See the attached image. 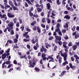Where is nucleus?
<instances>
[{"label": "nucleus", "mask_w": 79, "mask_h": 79, "mask_svg": "<svg viewBox=\"0 0 79 79\" xmlns=\"http://www.w3.org/2000/svg\"><path fill=\"white\" fill-rule=\"evenodd\" d=\"M63 46L64 48H67V49H68L69 48H68L67 47V46L66 45H67L68 44V43L66 42V41H64L63 42Z\"/></svg>", "instance_id": "nucleus-6"}, {"label": "nucleus", "mask_w": 79, "mask_h": 79, "mask_svg": "<svg viewBox=\"0 0 79 79\" xmlns=\"http://www.w3.org/2000/svg\"><path fill=\"white\" fill-rule=\"evenodd\" d=\"M11 33H10V35H13L15 34V32H14V31L13 30H11Z\"/></svg>", "instance_id": "nucleus-41"}, {"label": "nucleus", "mask_w": 79, "mask_h": 79, "mask_svg": "<svg viewBox=\"0 0 79 79\" xmlns=\"http://www.w3.org/2000/svg\"><path fill=\"white\" fill-rule=\"evenodd\" d=\"M66 30H62L61 32L63 33V34H64V33H66Z\"/></svg>", "instance_id": "nucleus-64"}, {"label": "nucleus", "mask_w": 79, "mask_h": 79, "mask_svg": "<svg viewBox=\"0 0 79 79\" xmlns=\"http://www.w3.org/2000/svg\"><path fill=\"white\" fill-rule=\"evenodd\" d=\"M71 68L73 70H74L76 68V67L75 65H73L71 67Z\"/></svg>", "instance_id": "nucleus-37"}, {"label": "nucleus", "mask_w": 79, "mask_h": 79, "mask_svg": "<svg viewBox=\"0 0 79 79\" xmlns=\"http://www.w3.org/2000/svg\"><path fill=\"white\" fill-rule=\"evenodd\" d=\"M9 3L10 5V6H12V8H13V7H14V4H13V3L12 1H9Z\"/></svg>", "instance_id": "nucleus-14"}, {"label": "nucleus", "mask_w": 79, "mask_h": 79, "mask_svg": "<svg viewBox=\"0 0 79 79\" xmlns=\"http://www.w3.org/2000/svg\"><path fill=\"white\" fill-rule=\"evenodd\" d=\"M18 39H16V38L14 39V43H17V42H18Z\"/></svg>", "instance_id": "nucleus-43"}, {"label": "nucleus", "mask_w": 79, "mask_h": 79, "mask_svg": "<svg viewBox=\"0 0 79 79\" xmlns=\"http://www.w3.org/2000/svg\"><path fill=\"white\" fill-rule=\"evenodd\" d=\"M35 70L36 71H37V72H39V71H40V69L37 67H35Z\"/></svg>", "instance_id": "nucleus-31"}, {"label": "nucleus", "mask_w": 79, "mask_h": 79, "mask_svg": "<svg viewBox=\"0 0 79 79\" xmlns=\"http://www.w3.org/2000/svg\"><path fill=\"white\" fill-rule=\"evenodd\" d=\"M47 50L46 49H40V52H44L45 53H47Z\"/></svg>", "instance_id": "nucleus-16"}, {"label": "nucleus", "mask_w": 79, "mask_h": 79, "mask_svg": "<svg viewBox=\"0 0 79 79\" xmlns=\"http://www.w3.org/2000/svg\"><path fill=\"white\" fill-rule=\"evenodd\" d=\"M77 47L76 45L74 44V45H73L72 46V48H73V50H76V48H77Z\"/></svg>", "instance_id": "nucleus-21"}, {"label": "nucleus", "mask_w": 79, "mask_h": 79, "mask_svg": "<svg viewBox=\"0 0 79 79\" xmlns=\"http://www.w3.org/2000/svg\"><path fill=\"white\" fill-rule=\"evenodd\" d=\"M47 23H48V24H50V23H51V21H50V19L49 18H47Z\"/></svg>", "instance_id": "nucleus-38"}, {"label": "nucleus", "mask_w": 79, "mask_h": 79, "mask_svg": "<svg viewBox=\"0 0 79 79\" xmlns=\"http://www.w3.org/2000/svg\"><path fill=\"white\" fill-rule=\"evenodd\" d=\"M33 17H35V18H39V15H37V14L36 15L34 14Z\"/></svg>", "instance_id": "nucleus-35"}, {"label": "nucleus", "mask_w": 79, "mask_h": 79, "mask_svg": "<svg viewBox=\"0 0 79 79\" xmlns=\"http://www.w3.org/2000/svg\"><path fill=\"white\" fill-rule=\"evenodd\" d=\"M33 30L34 31H37V27L36 26H34L33 27Z\"/></svg>", "instance_id": "nucleus-40"}, {"label": "nucleus", "mask_w": 79, "mask_h": 79, "mask_svg": "<svg viewBox=\"0 0 79 79\" xmlns=\"http://www.w3.org/2000/svg\"><path fill=\"white\" fill-rule=\"evenodd\" d=\"M5 7H6V8H10V6L9 5H8V4H7L5 5Z\"/></svg>", "instance_id": "nucleus-48"}, {"label": "nucleus", "mask_w": 79, "mask_h": 79, "mask_svg": "<svg viewBox=\"0 0 79 79\" xmlns=\"http://www.w3.org/2000/svg\"><path fill=\"white\" fill-rule=\"evenodd\" d=\"M68 64V61H66L63 63L62 65V66H64L66 65V64Z\"/></svg>", "instance_id": "nucleus-20"}, {"label": "nucleus", "mask_w": 79, "mask_h": 79, "mask_svg": "<svg viewBox=\"0 0 79 79\" xmlns=\"http://www.w3.org/2000/svg\"><path fill=\"white\" fill-rule=\"evenodd\" d=\"M40 8L42 9H44V5L42 4H41L40 5Z\"/></svg>", "instance_id": "nucleus-53"}, {"label": "nucleus", "mask_w": 79, "mask_h": 79, "mask_svg": "<svg viewBox=\"0 0 79 79\" xmlns=\"http://www.w3.org/2000/svg\"><path fill=\"white\" fill-rule=\"evenodd\" d=\"M29 64L30 66H29V67H32V68H34V65L33 64H35V63L33 60H29Z\"/></svg>", "instance_id": "nucleus-2"}, {"label": "nucleus", "mask_w": 79, "mask_h": 79, "mask_svg": "<svg viewBox=\"0 0 79 79\" xmlns=\"http://www.w3.org/2000/svg\"><path fill=\"white\" fill-rule=\"evenodd\" d=\"M16 1L17 2H19V3H18V6H19L21 5V4H20V2H22V0H16Z\"/></svg>", "instance_id": "nucleus-29"}, {"label": "nucleus", "mask_w": 79, "mask_h": 79, "mask_svg": "<svg viewBox=\"0 0 79 79\" xmlns=\"http://www.w3.org/2000/svg\"><path fill=\"white\" fill-rule=\"evenodd\" d=\"M58 40L56 39L54 40V42L55 43H56V44H58Z\"/></svg>", "instance_id": "nucleus-59"}, {"label": "nucleus", "mask_w": 79, "mask_h": 79, "mask_svg": "<svg viewBox=\"0 0 79 79\" xmlns=\"http://www.w3.org/2000/svg\"><path fill=\"white\" fill-rule=\"evenodd\" d=\"M37 11L39 12H42V9L40 7H38L36 8Z\"/></svg>", "instance_id": "nucleus-15"}, {"label": "nucleus", "mask_w": 79, "mask_h": 79, "mask_svg": "<svg viewBox=\"0 0 79 79\" xmlns=\"http://www.w3.org/2000/svg\"><path fill=\"white\" fill-rule=\"evenodd\" d=\"M19 21L20 24H22V23H23V21L22 20V19H21L20 18L19 19Z\"/></svg>", "instance_id": "nucleus-63"}, {"label": "nucleus", "mask_w": 79, "mask_h": 79, "mask_svg": "<svg viewBox=\"0 0 79 79\" xmlns=\"http://www.w3.org/2000/svg\"><path fill=\"white\" fill-rule=\"evenodd\" d=\"M20 29H21V31H23L24 30V26H22L21 27H20Z\"/></svg>", "instance_id": "nucleus-52"}, {"label": "nucleus", "mask_w": 79, "mask_h": 79, "mask_svg": "<svg viewBox=\"0 0 79 79\" xmlns=\"http://www.w3.org/2000/svg\"><path fill=\"white\" fill-rule=\"evenodd\" d=\"M26 2H27V3L28 5H32V3H31V2L29 0H25Z\"/></svg>", "instance_id": "nucleus-23"}, {"label": "nucleus", "mask_w": 79, "mask_h": 79, "mask_svg": "<svg viewBox=\"0 0 79 79\" xmlns=\"http://www.w3.org/2000/svg\"><path fill=\"white\" fill-rule=\"evenodd\" d=\"M33 10H34V8L33 7H32L30 8V9L28 10V11H32Z\"/></svg>", "instance_id": "nucleus-50"}, {"label": "nucleus", "mask_w": 79, "mask_h": 79, "mask_svg": "<svg viewBox=\"0 0 79 79\" xmlns=\"http://www.w3.org/2000/svg\"><path fill=\"white\" fill-rule=\"evenodd\" d=\"M9 42L10 44H13V41L11 40H8L7 41V43Z\"/></svg>", "instance_id": "nucleus-51"}, {"label": "nucleus", "mask_w": 79, "mask_h": 79, "mask_svg": "<svg viewBox=\"0 0 79 79\" xmlns=\"http://www.w3.org/2000/svg\"><path fill=\"white\" fill-rule=\"evenodd\" d=\"M56 3H57L58 5H60V4H61V2H60V0H57Z\"/></svg>", "instance_id": "nucleus-54"}, {"label": "nucleus", "mask_w": 79, "mask_h": 79, "mask_svg": "<svg viewBox=\"0 0 79 79\" xmlns=\"http://www.w3.org/2000/svg\"><path fill=\"white\" fill-rule=\"evenodd\" d=\"M70 18V16L68 15H66L64 17V19H69Z\"/></svg>", "instance_id": "nucleus-12"}, {"label": "nucleus", "mask_w": 79, "mask_h": 79, "mask_svg": "<svg viewBox=\"0 0 79 79\" xmlns=\"http://www.w3.org/2000/svg\"><path fill=\"white\" fill-rule=\"evenodd\" d=\"M36 3L37 4L35 5V7H36L37 8H40V5L39 4H38V2H37Z\"/></svg>", "instance_id": "nucleus-32"}, {"label": "nucleus", "mask_w": 79, "mask_h": 79, "mask_svg": "<svg viewBox=\"0 0 79 79\" xmlns=\"http://www.w3.org/2000/svg\"><path fill=\"white\" fill-rule=\"evenodd\" d=\"M36 21H34L32 23H31V26H34L35 24H36Z\"/></svg>", "instance_id": "nucleus-25"}, {"label": "nucleus", "mask_w": 79, "mask_h": 79, "mask_svg": "<svg viewBox=\"0 0 79 79\" xmlns=\"http://www.w3.org/2000/svg\"><path fill=\"white\" fill-rule=\"evenodd\" d=\"M46 6L47 10H49L51 8V5H50V3H48L47 4Z\"/></svg>", "instance_id": "nucleus-10"}, {"label": "nucleus", "mask_w": 79, "mask_h": 79, "mask_svg": "<svg viewBox=\"0 0 79 79\" xmlns=\"http://www.w3.org/2000/svg\"><path fill=\"white\" fill-rule=\"evenodd\" d=\"M10 63H11V62L10 60L7 61L6 62H4L2 64V69H4V66H5V64H10Z\"/></svg>", "instance_id": "nucleus-3"}, {"label": "nucleus", "mask_w": 79, "mask_h": 79, "mask_svg": "<svg viewBox=\"0 0 79 79\" xmlns=\"http://www.w3.org/2000/svg\"><path fill=\"white\" fill-rule=\"evenodd\" d=\"M4 4L5 5L7 4L8 3V2L7 1V0H4Z\"/></svg>", "instance_id": "nucleus-49"}, {"label": "nucleus", "mask_w": 79, "mask_h": 79, "mask_svg": "<svg viewBox=\"0 0 79 79\" xmlns=\"http://www.w3.org/2000/svg\"><path fill=\"white\" fill-rule=\"evenodd\" d=\"M66 0H63L62 1V5H66V2H66Z\"/></svg>", "instance_id": "nucleus-33"}, {"label": "nucleus", "mask_w": 79, "mask_h": 79, "mask_svg": "<svg viewBox=\"0 0 79 79\" xmlns=\"http://www.w3.org/2000/svg\"><path fill=\"white\" fill-rule=\"evenodd\" d=\"M25 7H28V6H29V5L27 4V3L26 2H25Z\"/></svg>", "instance_id": "nucleus-56"}, {"label": "nucleus", "mask_w": 79, "mask_h": 79, "mask_svg": "<svg viewBox=\"0 0 79 79\" xmlns=\"http://www.w3.org/2000/svg\"><path fill=\"white\" fill-rule=\"evenodd\" d=\"M4 18L5 20H7V17L6 14H3V15H2L1 16V19H3Z\"/></svg>", "instance_id": "nucleus-11"}, {"label": "nucleus", "mask_w": 79, "mask_h": 79, "mask_svg": "<svg viewBox=\"0 0 79 79\" xmlns=\"http://www.w3.org/2000/svg\"><path fill=\"white\" fill-rule=\"evenodd\" d=\"M7 16L8 17L10 18H15V15L13 14H10V13L7 14Z\"/></svg>", "instance_id": "nucleus-7"}, {"label": "nucleus", "mask_w": 79, "mask_h": 79, "mask_svg": "<svg viewBox=\"0 0 79 79\" xmlns=\"http://www.w3.org/2000/svg\"><path fill=\"white\" fill-rule=\"evenodd\" d=\"M71 59L72 61H74V58L73 56L71 57Z\"/></svg>", "instance_id": "nucleus-62"}, {"label": "nucleus", "mask_w": 79, "mask_h": 79, "mask_svg": "<svg viewBox=\"0 0 79 79\" xmlns=\"http://www.w3.org/2000/svg\"><path fill=\"white\" fill-rule=\"evenodd\" d=\"M13 21L14 24H16V23H17V21H18V19L16 17L13 19Z\"/></svg>", "instance_id": "nucleus-19"}, {"label": "nucleus", "mask_w": 79, "mask_h": 79, "mask_svg": "<svg viewBox=\"0 0 79 79\" xmlns=\"http://www.w3.org/2000/svg\"><path fill=\"white\" fill-rule=\"evenodd\" d=\"M62 56H63V57H67V56H68V54H67L64 53L62 54Z\"/></svg>", "instance_id": "nucleus-42"}, {"label": "nucleus", "mask_w": 79, "mask_h": 79, "mask_svg": "<svg viewBox=\"0 0 79 79\" xmlns=\"http://www.w3.org/2000/svg\"><path fill=\"white\" fill-rule=\"evenodd\" d=\"M73 44H72V42H70L68 44V47H71L72 46H73Z\"/></svg>", "instance_id": "nucleus-36"}, {"label": "nucleus", "mask_w": 79, "mask_h": 79, "mask_svg": "<svg viewBox=\"0 0 79 79\" xmlns=\"http://www.w3.org/2000/svg\"><path fill=\"white\" fill-rule=\"evenodd\" d=\"M58 44L59 45H62V44H63V43L61 41H59Z\"/></svg>", "instance_id": "nucleus-39"}, {"label": "nucleus", "mask_w": 79, "mask_h": 79, "mask_svg": "<svg viewBox=\"0 0 79 79\" xmlns=\"http://www.w3.org/2000/svg\"><path fill=\"white\" fill-rule=\"evenodd\" d=\"M64 39L66 40H67L69 38H68V35H65V36H64Z\"/></svg>", "instance_id": "nucleus-58"}, {"label": "nucleus", "mask_w": 79, "mask_h": 79, "mask_svg": "<svg viewBox=\"0 0 79 79\" xmlns=\"http://www.w3.org/2000/svg\"><path fill=\"white\" fill-rule=\"evenodd\" d=\"M53 39V37L52 36H49L48 40H52Z\"/></svg>", "instance_id": "nucleus-47"}, {"label": "nucleus", "mask_w": 79, "mask_h": 79, "mask_svg": "<svg viewBox=\"0 0 79 79\" xmlns=\"http://www.w3.org/2000/svg\"><path fill=\"white\" fill-rule=\"evenodd\" d=\"M60 24L59 23H58L56 25V28H59L60 27Z\"/></svg>", "instance_id": "nucleus-61"}, {"label": "nucleus", "mask_w": 79, "mask_h": 79, "mask_svg": "<svg viewBox=\"0 0 79 79\" xmlns=\"http://www.w3.org/2000/svg\"><path fill=\"white\" fill-rule=\"evenodd\" d=\"M35 40V39L34 38V37H33L32 40H31V42L33 44H35V43L39 41V40L37 39H36L35 40Z\"/></svg>", "instance_id": "nucleus-4"}, {"label": "nucleus", "mask_w": 79, "mask_h": 79, "mask_svg": "<svg viewBox=\"0 0 79 79\" xmlns=\"http://www.w3.org/2000/svg\"><path fill=\"white\" fill-rule=\"evenodd\" d=\"M79 34L78 33H77L75 35V39H77V38H79Z\"/></svg>", "instance_id": "nucleus-27"}, {"label": "nucleus", "mask_w": 79, "mask_h": 79, "mask_svg": "<svg viewBox=\"0 0 79 79\" xmlns=\"http://www.w3.org/2000/svg\"><path fill=\"white\" fill-rule=\"evenodd\" d=\"M13 26H14V23L13 22H10V23L8 24L9 27H7V28L8 32H10V30L13 29Z\"/></svg>", "instance_id": "nucleus-1"}, {"label": "nucleus", "mask_w": 79, "mask_h": 79, "mask_svg": "<svg viewBox=\"0 0 79 79\" xmlns=\"http://www.w3.org/2000/svg\"><path fill=\"white\" fill-rule=\"evenodd\" d=\"M64 27L65 28H66V30L67 31H68L69 29H68V24L66 23L65 24V25H64Z\"/></svg>", "instance_id": "nucleus-17"}, {"label": "nucleus", "mask_w": 79, "mask_h": 79, "mask_svg": "<svg viewBox=\"0 0 79 79\" xmlns=\"http://www.w3.org/2000/svg\"><path fill=\"white\" fill-rule=\"evenodd\" d=\"M20 59L24 58L25 59H26V60H27V56L26 55H25L24 56H21L20 57Z\"/></svg>", "instance_id": "nucleus-13"}, {"label": "nucleus", "mask_w": 79, "mask_h": 79, "mask_svg": "<svg viewBox=\"0 0 79 79\" xmlns=\"http://www.w3.org/2000/svg\"><path fill=\"white\" fill-rule=\"evenodd\" d=\"M66 72L65 71H63L62 73H61V75H60L59 76L60 77H62L63 76H64V73H65Z\"/></svg>", "instance_id": "nucleus-22"}, {"label": "nucleus", "mask_w": 79, "mask_h": 79, "mask_svg": "<svg viewBox=\"0 0 79 79\" xmlns=\"http://www.w3.org/2000/svg\"><path fill=\"white\" fill-rule=\"evenodd\" d=\"M56 39H57L58 41H61V37L60 36L58 35L55 36Z\"/></svg>", "instance_id": "nucleus-9"}, {"label": "nucleus", "mask_w": 79, "mask_h": 79, "mask_svg": "<svg viewBox=\"0 0 79 79\" xmlns=\"http://www.w3.org/2000/svg\"><path fill=\"white\" fill-rule=\"evenodd\" d=\"M37 31L38 32V33H40V32H41L40 29V28H39V26L37 27Z\"/></svg>", "instance_id": "nucleus-26"}, {"label": "nucleus", "mask_w": 79, "mask_h": 79, "mask_svg": "<svg viewBox=\"0 0 79 79\" xmlns=\"http://www.w3.org/2000/svg\"><path fill=\"white\" fill-rule=\"evenodd\" d=\"M16 23V26H17V27H19V23L17 22Z\"/></svg>", "instance_id": "nucleus-55"}, {"label": "nucleus", "mask_w": 79, "mask_h": 79, "mask_svg": "<svg viewBox=\"0 0 79 79\" xmlns=\"http://www.w3.org/2000/svg\"><path fill=\"white\" fill-rule=\"evenodd\" d=\"M29 15H30V16H34V14L31 11H29Z\"/></svg>", "instance_id": "nucleus-28"}, {"label": "nucleus", "mask_w": 79, "mask_h": 79, "mask_svg": "<svg viewBox=\"0 0 79 79\" xmlns=\"http://www.w3.org/2000/svg\"><path fill=\"white\" fill-rule=\"evenodd\" d=\"M37 42L36 44V46L38 48H39V47H40V46L39 44V42Z\"/></svg>", "instance_id": "nucleus-57"}, {"label": "nucleus", "mask_w": 79, "mask_h": 79, "mask_svg": "<svg viewBox=\"0 0 79 79\" xmlns=\"http://www.w3.org/2000/svg\"><path fill=\"white\" fill-rule=\"evenodd\" d=\"M74 56L75 58V61H77V63H79V62L78 60H79V57L76 54L74 55Z\"/></svg>", "instance_id": "nucleus-5"}, {"label": "nucleus", "mask_w": 79, "mask_h": 79, "mask_svg": "<svg viewBox=\"0 0 79 79\" xmlns=\"http://www.w3.org/2000/svg\"><path fill=\"white\" fill-rule=\"evenodd\" d=\"M46 54L44 53H43L42 54L41 57L43 58V61H45L46 60Z\"/></svg>", "instance_id": "nucleus-8"}, {"label": "nucleus", "mask_w": 79, "mask_h": 79, "mask_svg": "<svg viewBox=\"0 0 79 79\" xmlns=\"http://www.w3.org/2000/svg\"><path fill=\"white\" fill-rule=\"evenodd\" d=\"M48 58L50 60V59L51 60H52V62H54V58H53L51 57V56H48Z\"/></svg>", "instance_id": "nucleus-24"}, {"label": "nucleus", "mask_w": 79, "mask_h": 79, "mask_svg": "<svg viewBox=\"0 0 79 79\" xmlns=\"http://www.w3.org/2000/svg\"><path fill=\"white\" fill-rule=\"evenodd\" d=\"M2 60H4V59H5L6 57V55L5 53L2 54Z\"/></svg>", "instance_id": "nucleus-18"}, {"label": "nucleus", "mask_w": 79, "mask_h": 79, "mask_svg": "<svg viewBox=\"0 0 79 79\" xmlns=\"http://www.w3.org/2000/svg\"><path fill=\"white\" fill-rule=\"evenodd\" d=\"M24 42H29V39H24L23 40Z\"/></svg>", "instance_id": "nucleus-45"}, {"label": "nucleus", "mask_w": 79, "mask_h": 79, "mask_svg": "<svg viewBox=\"0 0 79 79\" xmlns=\"http://www.w3.org/2000/svg\"><path fill=\"white\" fill-rule=\"evenodd\" d=\"M38 47H37V46L35 45H34L33 46V48L35 50H37L38 49Z\"/></svg>", "instance_id": "nucleus-44"}, {"label": "nucleus", "mask_w": 79, "mask_h": 79, "mask_svg": "<svg viewBox=\"0 0 79 79\" xmlns=\"http://www.w3.org/2000/svg\"><path fill=\"white\" fill-rule=\"evenodd\" d=\"M45 47L46 48H48V45H49V44H48V43H46L45 44Z\"/></svg>", "instance_id": "nucleus-34"}, {"label": "nucleus", "mask_w": 79, "mask_h": 79, "mask_svg": "<svg viewBox=\"0 0 79 79\" xmlns=\"http://www.w3.org/2000/svg\"><path fill=\"white\" fill-rule=\"evenodd\" d=\"M41 26L43 28H45V25L42 24L41 25Z\"/></svg>", "instance_id": "nucleus-60"}, {"label": "nucleus", "mask_w": 79, "mask_h": 79, "mask_svg": "<svg viewBox=\"0 0 79 79\" xmlns=\"http://www.w3.org/2000/svg\"><path fill=\"white\" fill-rule=\"evenodd\" d=\"M60 31V29L59 28H57L55 30L56 32H59Z\"/></svg>", "instance_id": "nucleus-30"}, {"label": "nucleus", "mask_w": 79, "mask_h": 79, "mask_svg": "<svg viewBox=\"0 0 79 79\" xmlns=\"http://www.w3.org/2000/svg\"><path fill=\"white\" fill-rule=\"evenodd\" d=\"M13 9L14 10H18V8L14 6L13 7Z\"/></svg>", "instance_id": "nucleus-46"}]
</instances>
